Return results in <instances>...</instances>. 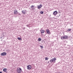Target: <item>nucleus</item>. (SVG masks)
<instances>
[{
  "instance_id": "obj_1",
  "label": "nucleus",
  "mask_w": 73,
  "mask_h": 73,
  "mask_svg": "<svg viewBox=\"0 0 73 73\" xmlns=\"http://www.w3.org/2000/svg\"><path fill=\"white\" fill-rule=\"evenodd\" d=\"M22 69L20 67H18L17 69V72L18 73H21L22 72Z\"/></svg>"
},
{
  "instance_id": "obj_2",
  "label": "nucleus",
  "mask_w": 73,
  "mask_h": 73,
  "mask_svg": "<svg viewBox=\"0 0 73 73\" xmlns=\"http://www.w3.org/2000/svg\"><path fill=\"white\" fill-rule=\"evenodd\" d=\"M56 58H54L50 60V62L51 63H52V62L55 63L56 62Z\"/></svg>"
},
{
  "instance_id": "obj_3",
  "label": "nucleus",
  "mask_w": 73,
  "mask_h": 73,
  "mask_svg": "<svg viewBox=\"0 0 73 73\" xmlns=\"http://www.w3.org/2000/svg\"><path fill=\"white\" fill-rule=\"evenodd\" d=\"M68 37L67 36L65 35L63 36H62L61 38V40H64V39H68Z\"/></svg>"
},
{
  "instance_id": "obj_4",
  "label": "nucleus",
  "mask_w": 73,
  "mask_h": 73,
  "mask_svg": "<svg viewBox=\"0 0 73 73\" xmlns=\"http://www.w3.org/2000/svg\"><path fill=\"white\" fill-rule=\"evenodd\" d=\"M27 69L28 70H31L32 69V66L30 65H28L27 66Z\"/></svg>"
},
{
  "instance_id": "obj_5",
  "label": "nucleus",
  "mask_w": 73,
  "mask_h": 73,
  "mask_svg": "<svg viewBox=\"0 0 73 73\" xmlns=\"http://www.w3.org/2000/svg\"><path fill=\"white\" fill-rule=\"evenodd\" d=\"M24 15H25V14H26L27 13V10H23L21 12Z\"/></svg>"
},
{
  "instance_id": "obj_6",
  "label": "nucleus",
  "mask_w": 73,
  "mask_h": 73,
  "mask_svg": "<svg viewBox=\"0 0 73 73\" xmlns=\"http://www.w3.org/2000/svg\"><path fill=\"white\" fill-rule=\"evenodd\" d=\"M57 11H54L53 15H54V16H56V15H57Z\"/></svg>"
},
{
  "instance_id": "obj_7",
  "label": "nucleus",
  "mask_w": 73,
  "mask_h": 73,
  "mask_svg": "<svg viewBox=\"0 0 73 73\" xmlns=\"http://www.w3.org/2000/svg\"><path fill=\"white\" fill-rule=\"evenodd\" d=\"M1 55L2 56H6V55H7V53L5 52H3V53H1Z\"/></svg>"
},
{
  "instance_id": "obj_8",
  "label": "nucleus",
  "mask_w": 73,
  "mask_h": 73,
  "mask_svg": "<svg viewBox=\"0 0 73 73\" xmlns=\"http://www.w3.org/2000/svg\"><path fill=\"white\" fill-rule=\"evenodd\" d=\"M42 7V5L40 4L39 5H38L37 6V8L38 9H40Z\"/></svg>"
},
{
  "instance_id": "obj_9",
  "label": "nucleus",
  "mask_w": 73,
  "mask_h": 73,
  "mask_svg": "<svg viewBox=\"0 0 73 73\" xmlns=\"http://www.w3.org/2000/svg\"><path fill=\"white\" fill-rule=\"evenodd\" d=\"M46 31L48 34V35H50V30L49 29H46Z\"/></svg>"
},
{
  "instance_id": "obj_10",
  "label": "nucleus",
  "mask_w": 73,
  "mask_h": 73,
  "mask_svg": "<svg viewBox=\"0 0 73 73\" xmlns=\"http://www.w3.org/2000/svg\"><path fill=\"white\" fill-rule=\"evenodd\" d=\"M14 13L15 15H17V14L19 13L17 12V10H14Z\"/></svg>"
},
{
  "instance_id": "obj_11",
  "label": "nucleus",
  "mask_w": 73,
  "mask_h": 73,
  "mask_svg": "<svg viewBox=\"0 0 73 73\" xmlns=\"http://www.w3.org/2000/svg\"><path fill=\"white\" fill-rule=\"evenodd\" d=\"M40 31L41 33H44V32H45V31L43 30H42V29H41L40 30Z\"/></svg>"
},
{
  "instance_id": "obj_12",
  "label": "nucleus",
  "mask_w": 73,
  "mask_h": 73,
  "mask_svg": "<svg viewBox=\"0 0 73 73\" xmlns=\"http://www.w3.org/2000/svg\"><path fill=\"white\" fill-rule=\"evenodd\" d=\"M7 69L4 68L3 69V71L4 72H7Z\"/></svg>"
},
{
  "instance_id": "obj_13",
  "label": "nucleus",
  "mask_w": 73,
  "mask_h": 73,
  "mask_svg": "<svg viewBox=\"0 0 73 73\" xmlns=\"http://www.w3.org/2000/svg\"><path fill=\"white\" fill-rule=\"evenodd\" d=\"M34 7H35V6L32 5L31 6V8H32V9L33 10L34 9Z\"/></svg>"
},
{
  "instance_id": "obj_14",
  "label": "nucleus",
  "mask_w": 73,
  "mask_h": 73,
  "mask_svg": "<svg viewBox=\"0 0 73 73\" xmlns=\"http://www.w3.org/2000/svg\"><path fill=\"white\" fill-rule=\"evenodd\" d=\"M17 38L18 40H22V39L21 38L18 37Z\"/></svg>"
},
{
  "instance_id": "obj_15",
  "label": "nucleus",
  "mask_w": 73,
  "mask_h": 73,
  "mask_svg": "<svg viewBox=\"0 0 73 73\" xmlns=\"http://www.w3.org/2000/svg\"><path fill=\"white\" fill-rule=\"evenodd\" d=\"M38 41H41V38H38Z\"/></svg>"
},
{
  "instance_id": "obj_16",
  "label": "nucleus",
  "mask_w": 73,
  "mask_h": 73,
  "mask_svg": "<svg viewBox=\"0 0 73 73\" xmlns=\"http://www.w3.org/2000/svg\"><path fill=\"white\" fill-rule=\"evenodd\" d=\"M40 13L41 14H44V12L41 11L40 12Z\"/></svg>"
},
{
  "instance_id": "obj_17",
  "label": "nucleus",
  "mask_w": 73,
  "mask_h": 73,
  "mask_svg": "<svg viewBox=\"0 0 73 73\" xmlns=\"http://www.w3.org/2000/svg\"><path fill=\"white\" fill-rule=\"evenodd\" d=\"M48 59H49V58H48L46 57L45 58V60H48Z\"/></svg>"
},
{
  "instance_id": "obj_18",
  "label": "nucleus",
  "mask_w": 73,
  "mask_h": 73,
  "mask_svg": "<svg viewBox=\"0 0 73 73\" xmlns=\"http://www.w3.org/2000/svg\"><path fill=\"white\" fill-rule=\"evenodd\" d=\"M26 25L27 27H29V25Z\"/></svg>"
},
{
  "instance_id": "obj_19",
  "label": "nucleus",
  "mask_w": 73,
  "mask_h": 73,
  "mask_svg": "<svg viewBox=\"0 0 73 73\" xmlns=\"http://www.w3.org/2000/svg\"><path fill=\"white\" fill-rule=\"evenodd\" d=\"M71 31V29H68V31Z\"/></svg>"
},
{
  "instance_id": "obj_20",
  "label": "nucleus",
  "mask_w": 73,
  "mask_h": 73,
  "mask_svg": "<svg viewBox=\"0 0 73 73\" xmlns=\"http://www.w3.org/2000/svg\"><path fill=\"white\" fill-rule=\"evenodd\" d=\"M40 47L42 49H43V48H44V47H43V46H41Z\"/></svg>"
},
{
  "instance_id": "obj_21",
  "label": "nucleus",
  "mask_w": 73,
  "mask_h": 73,
  "mask_svg": "<svg viewBox=\"0 0 73 73\" xmlns=\"http://www.w3.org/2000/svg\"><path fill=\"white\" fill-rule=\"evenodd\" d=\"M0 73H2V72H0Z\"/></svg>"
}]
</instances>
